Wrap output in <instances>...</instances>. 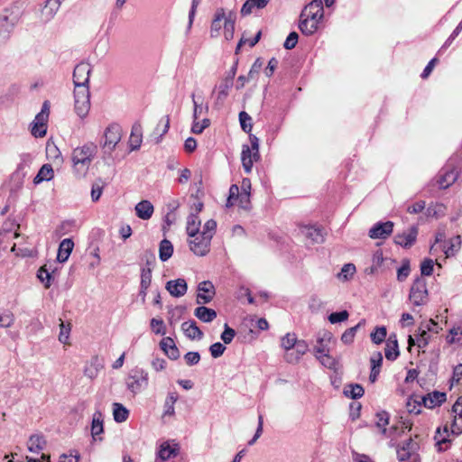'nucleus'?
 Returning a JSON list of instances; mask_svg holds the SVG:
<instances>
[{"instance_id":"59","label":"nucleus","mask_w":462,"mask_h":462,"mask_svg":"<svg viewBox=\"0 0 462 462\" xmlns=\"http://www.w3.org/2000/svg\"><path fill=\"white\" fill-rule=\"evenodd\" d=\"M263 66V60L261 58H257L247 74V79H255Z\"/></svg>"},{"instance_id":"40","label":"nucleus","mask_w":462,"mask_h":462,"mask_svg":"<svg viewBox=\"0 0 462 462\" xmlns=\"http://www.w3.org/2000/svg\"><path fill=\"white\" fill-rule=\"evenodd\" d=\"M446 207L440 203H431L426 208V216L429 217L439 218L445 215Z\"/></svg>"},{"instance_id":"29","label":"nucleus","mask_w":462,"mask_h":462,"mask_svg":"<svg viewBox=\"0 0 462 462\" xmlns=\"http://www.w3.org/2000/svg\"><path fill=\"white\" fill-rule=\"evenodd\" d=\"M194 315L203 322L208 323L217 318V312L213 309L199 306L195 309Z\"/></svg>"},{"instance_id":"35","label":"nucleus","mask_w":462,"mask_h":462,"mask_svg":"<svg viewBox=\"0 0 462 462\" xmlns=\"http://www.w3.org/2000/svg\"><path fill=\"white\" fill-rule=\"evenodd\" d=\"M330 339L331 334L329 332H324L322 336H318L317 345L314 347L317 356L328 352V343L330 341Z\"/></svg>"},{"instance_id":"62","label":"nucleus","mask_w":462,"mask_h":462,"mask_svg":"<svg viewBox=\"0 0 462 462\" xmlns=\"http://www.w3.org/2000/svg\"><path fill=\"white\" fill-rule=\"evenodd\" d=\"M151 328L152 331L157 335H165L166 333L163 320L161 319H152Z\"/></svg>"},{"instance_id":"12","label":"nucleus","mask_w":462,"mask_h":462,"mask_svg":"<svg viewBox=\"0 0 462 462\" xmlns=\"http://www.w3.org/2000/svg\"><path fill=\"white\" fill-rule=\"evenodd\" d=\"M103 149L105 152L110 153L121 140L120 127L117 125H110L104 134Z\"/></svg>"},{"instance_id":"14","label":"nucleus","mask_w":462,"mask_h":462,"mask_svg":"<svg viewBox=\"0 0 462 462\" xmlns=\"http://www.w3.org/2000/svg\"><path fill=\"white\" fill-rule=\"evenodd\" d=\"M215 295V288L211 282L204 281L198 285L197 303L207 304L209 303Z\"/></svg>"},{"instance_id":"36","label":"nucleus","mask_w":462,"mask_h":462,"mask_svg":"<svg viewBox=\"0 0 462 462\" xmlns=\"http://www.w3.org/2000/svg\"><path fill=\"white\" fill-rule=\"evenodd\" d=\"M199 226H200L199 217L194 212H190V214L189 215L188 219H187V226H186L187 234L189 236L196 235V233L200 232Z\"/></svg>"},{"instance_id":"17","label":"nucleus","mask_w":462,"mask_h":462,"mask_svg":"<svg viewBox=\"0 0 462 462\" xmlns=\"http://www.w3.org/2000/svg\"><path fill=\"white\" fill-rule=\"evenodd\" d=\"M419 399H420L424 407L433 409L446 401V393L434 391L427 395L419 397Z\"/></svg>"},{"instance_id":"21","label":"nucleus","mask_w":462,"mask_h":462,"mask_svg":"<svg viewBox=\"0 0 462 462\" xmlns=\"http://www.w3.org/2000/svg\"><path fill=\"white\" fill-rule=\"evenodd\" d=\"M47 446V441L42 434L32 435L27 442V447L30 452L40 453Z\"/></svg>"},{"instance_id":"51","label":"nucleus","mask_w":462,"mask_h":462,"mask_svg":"<svg viewBox=\"0 0 462 462\" xmlns=\"http://www.w3.org/2000/svg\"><path fill=\"white\" fill-rule=\"evenodd\" d=\"M297 340V337L294 333H287L282 338V346L286 350V353L292 352Z\"/></svg>"},{"instance_id":"33","label":"nucleus","mask_w":462,"mask_h":462,"mask_svg":"<svg viewBox=\"0 0 462 462\" xmlns=\"http://www.w3.org/2000/svg\"><path fill=\"white\" fill-rule=\"evenodd\" d=\"M173 254V245L168 239H163L159 245V257L162 262L168 261Z\"/></svg>"},{"instance_id":"23","label":"nucleus","mask_w":462,"mask_h":462,"mask_svg":"<svg viewBox=\"0 0 462 462\" xmlns=\"http://www.w3.org/2000/svg\"><path fill=\"white\" fill-rule=\"evenodd\" d=\"M73 247H74V243H73L72 239H70V238L63 239L59 245L58 254H57V261L59 263H65L69 259V257L73 250Z\"/></svg>"},{"instance_id":"13","label":"nucleus","mask_w":462,"mask_h":462,"mask_svg":"<svg viewBox=\"0 0 462 462\" xmlns=\"http://www.w3.org/2000/svg\"><path fill=\"white\" fill-rule=\"evenodd\" d=\"M426 282L423 279H417L412 284L409 299L415 305L422 304L427 298Z\"/></svg>"},{"instance_id":"8","label":"nucleus","mask_w":462,"mask_h":462,"mask_svg":"<svg viewBox=\"0 0 462 462\" xmlns=\"http://www.w3.org/2000/svg\"><path fill=\"white\" fill-rule=\"evenodd\" d=\"M91 66L88 62L79 63L73 71V82L75 88H89V77Z\"/></svg>"},{"instance_id":"44","label":"nucleus","mask_w":462,"mask_h":462,"mask_svg":"<svg viewBox=\"0 0 462 462\" xmlns=\"http://www.w3.org/2000/svg\"><path fill=\"white\" fill-rule=\"evenodd\" d=\"M109 182V180H102L101 178H98L96 182L93 183L92 189H91V199L92 201L97 202L103 192V187L106 185Z\"/></svg>"},{"instance_id":"26","label":"nucleus","mask_w":462,"mask_h":462,"mask_svg":"<svg viewBox=\"0 0 462 462\" xmlns=\"http://www.w3.org/2000/svg\"><path fill=\"white\" fill-rule=\"evenodd\" d=\"M153 206L149 200H142L135 206V214L143 220L150 219L153 214Z\"/></svg>"},{"instance_id":"63","label":"nucleus","mask_w":462,"mask_h":462,"mask_svg":"<svg viewBox=\"0 0 462 462\" xmlns=\"http://www.w3.org/2000/svg\"><path fill=\"white\" fill-rule=\"evenodd\" d=\"M14 315L9 310L4 311L0 314V327L10 328L14 323Z\"/></svg>"},{"instance_id":"22","label":"nucleus","mask_w":462,"mask_h":462,"mask_svg":"<svg viewBox=\"0 0 462 462\" xmlns=\"http://www.w3.org/2000/svg\"><path fill=\"white\" fill-rule=\"evenodd\" d=\"M181 329L185 336L189 339H201L203 337V332L197 326L196 321L189 320L181 324Z\"/></svg>"},{"instance_id":"6","label":"nucleus","mask_w":462,"mask_h":462,"mask_svg":"<svg viewBox=\"0 0 462 462\" xmlns=\"http://www.w3.org/2000/svg\"><path fill=\"white\" fill-rule=\"evenodd\" d=\"M189 236L191 237L189 241V248L196 255L204 256L209 252L212 234L198 232Z\"/></svg>"},{"instance_id":"56","label":"nucleus","mask_w":462,"mask_h":462,"mask_svg":"<svg viewBox=\"0 0 462 462\" xmlns=\"http://www.w3.org/2000/svg\"><path fill=\"white\" fill-rule=\"evenodd\" d=\"M191 98H192L193 106H194V108H193V119L198 120V118L199 117V116H200L204 111H205L206 113L208 111V105H204V104H203V101H201L200 103H199V102L195 99V94H192V95H191Z\"/></svg>"},{"instance_id":"30","label":"nucleus","mask_w":462,"mask_h":462,"mask_svg":"<svg viewBox=\"0 0 462 462\" xmlns=\"http://www.w3.org/2000/svg\"><path fill=\"white\" fill-rule=\"evenodd\" d=\"M179 395L177 392H170L165 399L163 405V417H171L175 414L174 404L177 402Z\"/></svg>"},{"instance_id":"32","label":"nucleus","mask_w":462,"mask_h":462,"mask_svg":"<svg viewBox=\"0 0 462 462\" xmlns=\"http://www.w3.org/2000/svg\"><path fill=\"white\" fill-rule=\"evenodd\" d=\"M461 245V237L460 236H456L449 239L448 242H445L443 245V251L447 257L454 255L459 249Z\"/></svg>"},{"instance_id":"42","label":"nucleus","mask_w":462,"mask_h":462,"mask_svg":"<svg viewBox=\"0 0 462 462\" xmlns=\"http://www.w3.org/2000/svg\"><path fill=\"white\" fill-rule=\"evenodd\" d=\"M318 22L300 19L299 29L304 35H312L318 30Z\"/></svg>"},{"instance_id":"54","label":"nucleus","mask_w":462,"mask_h":462,"mask_svg":"<svg viewBox=\"0 0 462 462\" xmlns=\"http://www.w3.org/2000/svg\"><path fill=\"white\" fill-rule=\"evenodd\" d=\"M239 122L244 132L249 134L252 131V117L245 111L239 113Z\"/></svg>"},{"instance_id":"16","label":"nucleus","mask_w":462,"mask_h":462,"mask_svg":"<svg viewBox=\"0 0 462 462\" xmlns=\"http://www.w3.org/2000/svg\"><path fill=\"white\" fill-rule=\"evenodd\" d=\"M165 288L171 296L180 298L186 294L188 285L184 279L179 278L167 282Z\"/></svg>"},{"instance_id":"53","label":"nucleus","mask_w":462,"mask_h":462,"mask_svg":"<svg viewBox=\"0 0 462 462\" xmlns=\"http://www.w3.org/2000/svg\"><path fill=\"white\" fill-rule=\"evenodd\" d=\"M365 324V320L360 321L357 325L355 327H352L348 329H346L341 336V340L345 344H350L354 341V337L356 336V333L357 329L360 328L361 325Z\"/></svg>"},{"instance_id":"24","label":"nucleus","mask_w":462,"mask_h":462,"mask_svg":"<svg viewBox=\"0 0 462 462\" xmlns=\"http://www.w3.org/2000/svg\"><path fill=\"white\" fill-rule=\"evenodd\" d=\"M233 87V83H230V80H222L220 84L217 87L218 91L216 97L215 106L217 108L223 106L226 98L228 96L229 89Z\"/></svg>"},{"instance_id":"10","label":"nucleus","mask_w":462,"mask_h":462,"mask_svg":"<svg viewBox=\"0 0 462 462\" xmlns=\"http://www.w3.org/2000/svg\"><path fill=\"white\" fill-rule=\"evenodd\" d=\"M323 14L322 0H313L303 8L300 19H307L310 22L315 21L319 23L323 18Z\"/></svg>"},{"instance_id":"43","label":"nucleus","mask_w":462,"mask_h":462,"mask_svg":"<svg viewBox=\"0 0 462 462\" xmlns=\"http://www.w3.org/2000/svg\"><path fill=\"white\" fill-rule=\"evenodd\" d=\"M31 133L36 138L45 136L47 133V121H41L35 118L32 124Z\"/></svg>"},{"instance_id":"46","label":"nucleus","mask_w":462,"mask_h":462,"mask_svg":"<svg viewBox=\"0 0 462 462\" xmlns=\"http://www.w3.org/2000/svg\"><path fill=\"white\" fill-rule=\"evenodd\" d=\"M448 426L444 427L443 432L440 431V429H438L436 431L435 440L439 451L445 450L447 448V446L443 447V445H447L448 443L450 442V440L448 439Z\"/></svg>"},{"instance_id":"55","label":"nucleus","mask_w":462,"mask_h":462,"mask_svg":"<svg viewBox=\"0 0 462 462\" xmlns=\"http://www.w3.org/2000/svg\"><path fill=\"white\" fill-rule=\"evenodd\" d=\"M60 324L59 340H60V342H61L63 344H67L69 337V333L71 330V325H70V323L65 324L61 319H60Z\"/></svg>"},{"instance_id":"49","label":"nucleus","mask_w":462,"mask_h":462,"mask_svg":"<svg viewBox=\"0 0 462 462\" xmlns=\"http://www.w3.org/2000/svg\"><path fill=\"white\" fill-rule=\"evenodd\" d=\"M427 332L422 330L420 335H410L409 336V347L417 345L419 347H424L427 345Z\"/></svg>"},{"instance_id":"19","label":"nucleus","mask_w":462,"mask_h":462,"mask_svg":"<svg viewBox=\"0 0 462 462\" xmlns=\"http://www.w3.org/2000/svg\"><path fill=\"white\" fill-rule=\"evenodd\" d=\"M309 346L304 340H297L294 349L291 353H286L285 359L288 363H296L308 351Z\"/></svg>"},{"instance_id":"20","label":"nucleus","mask_w":462,"mask_h":462,"mask_svg":"<svg viewBox=\"0 0 462 462\" xmlns=\"http://www.w3.org/2000/svg\"><path fill=\"white\" fill-rule=\"evenodd\" d=\"M301 233L313 243L320 244L324 241V232L319 227L304 226L301 227Z\"/></svg>"},{"instance_id":"47","label":"nucleus","mask_w":462,"mask_h":462,"mask_svg":"<svg viewBox=\"0 0 462 462\" xmlns=\"http://www.w3.org/2000/svg\"><path fill=\"white\" fill-rule=\"evenodd\" d=\"M375 417H376V422H375L376 427L382 430L383 434H386L387 430H388V429H386V426L389 424V420H390L389 413L385 411H381L375 414Z\"/></svg>"},{"instance_id":"64","label":"nucleus","mask_w":462,"mask_h":462,"mask_svg":"<svg viewBox=\"0 0 462 462\" xmlns=\"http://www.w3.org/2000/svg\"><path fill=\"white\" fill-rule=\"evenodd\" d=\"M236 336V331L230 328L226 323L224 326V331L220 337L225 344H230Z\"/></svg>"},{"instance_id":"27","label":"nucleus","mask_w":462,"mask_h":462,"mask_svg":"<svg viewBox=\"0 0 462 462\" xmlns=\"http://www.w3.org/2000/svg\"><path fill=\"white\" fill-rule=\"evenodd\" d=\"M179 454V448L177 445L171 447L169 442H163L160 446V449L157 453V459H161L162 461H166L171 457H174Z\"/></svg>"},{"instance_id":"31","label":"nucleus","mask_w":462,"mask_h":462,"mask_svg":"<svg viewBox=\"0 0 462 462\" xmlns=\"http://www.w3.org/2000/svg\"><path fill=\"white\" fill-rule=\"evenodd\" d=\"M225 17V11L223 8L216 12L215 17L211 23L210 34L211 37H217L219 35L222 26H224L223 19Z\"/></svg>"},{"instance_id":"1","label":"nucleus","mask_w":462,"mask_h":462,"mask_svg":"<svg viewBox=\"0 0 462 462\" xmlns=\"http://www.w3.org/2000/svg\"><path fill=\"white\" fill-rule=\"evenodd\" d=\"M97 151V147L93 143H86L73 150L71 154L72 167L73 172L78 178L86 176Z\"/></svg>"},{"instance_id":"58","label":"nucleus","mask_w":462,"mask_h":462,"mask_svg":"<svg viewBox=\"0 0 462 462\" xmlns=\"http://www.w3.org/2000/svg\"><path fill=\"white\" fill-rule=\"evenodd\" d=\"M141 260L143 263H145V265H146L145 268L150 267L151 270L152 269V267L154 266V264L156 263L155 254L150 249L143 251V253L142 254V256H141Z\"/></svg>"},{"instance_id":"7","label":"nucleus","mask_w":462,"mask_h":462,"mask_svg":"<svg viewBox=\"0 0 462 462\" xmlns=\"http://www.w3.org/2000/svg\"><path fill=\"white\" fill-rule=\"evenodd\" d=\"M148 384V373L143 369L135 368L131 371L126 379V387L134 394L141 392Z\"/></svg>"},{"instance_id":"18","label":"nucleus","mask_w":462,"mask_h":462,"mask_svg":"<svg viewBox=\"0 0 462 462\" xmlns=\"http://www.w3.org/2000/svg\"><path fill=\"white\" fill-rule=\"evenodd\" d=\"M384 355L387 360L393 361L400 356L398 340L395 334H391L386 339Z\"/></svg>"},{"instance_id":"50","label":"nucleus","mask_w":462,"mask_h":462,"mask_svg":"<svg viewBox=\"0 0 462 462\" xmlns=\"http://www.w3.org/2000/svg\"><path fill=\"white\" fill-rule=\"evenodd\" d=\"M387 336V330L384 326L376 327L374 331L370 335L371 340L374 344L379 345L383 343Z\"/></svg>"},{"instance_id":"34","label":"nucleus","mask_w":462,"mask_h":462,"mask_svg":"<svg viewBox=\"0 0 462 462\" xmlns=\"http://www.w3.org/2000/svg\"><path fill=\"white\" fill-rule=\"evenodd\" d=\"M53 178V169L51 164H43L38 174L33 179L34 184H39L44 180L48 181Z\"/></svg>"},{"instance_id":"57","label":"nucleus","mask_w":462,"mask_h":462,"mask_svg":"<svg viewBox=\"0 0 462 462\" xmlns=\"http://www.w3.org/2000/svg\"><path fill=\"white\" fill-rule=\"evenodd\" d=\"M169 128H170V117H169V116H166L160 120V122L155 129L156 132L161 131L160 136L156 140V143H158L161 141L162 137L168 132Z\"/></svg>"},{"instance_id":"38","label":"nucleus","mask_w":462,"mask_h":462,"mask_svg":"<svg viewBox=\"0 0 462 462\" xmlns=\"http://www.w3.org/2000/svg\"><path fill=\"white\" fill-rule=\"evenodd\" d=\"M113 416L116 422H124L127 420L129 411L121 403L115 402L113 403Z\"/></svg>"},{"instance_id":"48","label":"nucleus","mask_w":462,"mask_h":462,"mask_svg":"<svg viewBox=\"0 0 462 462\" xmlns=\"http://www.w3.org/2000/svg\"><path fill=\"white\" fill-rule=\"evenodd\" d=\"M262 4H263V1L246 0L241 8V14L243 16H246L252 14L254 8L263 9V7L262 6Z\"/></svg>"},{"instance_id":"61","label":"nucleus","mask_w":462,"mask_h":462,"mask_svg":"<svg viewBox=\"0 0 462 462\" xmlns=\"http://www.w3.org/2000/svg\"><path fill=\"white\" fill-rule=\"evenodd\" d=\"M434 269V261L432 259H424L420 263V273L422 275L430 276Z\"/></svg>"},{"instance_id":"3","label":"nucleus","mask_w":462,"mask_h":462,"mask_svg":"<svg viewBox=\"0 0 462 462\" xmlns=\"http://www.w3.org/2000/svg\"><path fill=\"white\" fill-rule=\"evenodd\" d=\"M251 147L243 145L241 160L245 171L250 173L253 168L254 162L260 158L259 154V139L253 134L249 135Z\"/></svg>"},{"instance_id":"4","label":"nucleus","mask_w":462,"mask_h":462,"mask_svg":"<svg viewBox=\"0 0 462 462\" xmlns=\"http://www.w3.org/2000/svg\"><path fill=\"white\" fill-rule=\"evenodd\" d=\"M5 14L0 15V44L5 43L19 22L20 14L14 11L5 10Z\"/></svg>"},{"instance_id":"11","label":"nucleus","mask_w":462,"mask_h":462,"mask_svg":"<svg viewBox=\"0 0 462 462\" xmlns=\"http://www.w3.org/2000/svg\"><path fill=\"white\" fill-rule=\"evenodd\" d=\"M458 178V171L453 167L443 168L436 176L435 183L440 189L452 186Z\"/></svg>"},{"instance_id":"5","label":"nucleus","mask_w":462,"mask_h":462,"mask_svg":"<svg viewBox=\"0 0 462 462\" xmlns=\"http://www.w3.org/2000/svg\"><path fill=\"white\" fill-rule=\"evenodd\" d=\"M74 102L75 112L77 115L80 118L86 117L90 109L89 88H75Z\"/></svg>"},{"instance_id":"28","label":"nucleus","mask_w":462,"mask_h":462,"mask_svg":"<svg viewBox=\"0 0 462 462\" xmlns=\"http://www.w3.org/2000/svg\"><path fill=\"white\" fill-rule=\"evenodd\" d=\"M53 273L54 269H52L51 265L48 267L47 264L42 266L37 272V278L44 284L46 289L50 288L51 285Z\"/></svg>"},{"instance_id":"39","label":"nucleus","mask_w":462,"mask_h":462,"mask_svg":"<svg viewBox=\"0 0 462 462\" xmlns=\"http://www.w3.org/2000/svg\"><path fill=\"white\" fill-rule=\"evenodd\" d=\"M142 143V130L140 125H134L129 139L131 150H137Z\"/></svg>"},{"instance_id":"9","label":"nucleus","mask_w":462,"mask_h":462,"mask_svg":"<svg viewBox=\"0 0 462 462\" xmlns=\"http://www.w3.org/2000/svg\"><path fill=\"white\" fill-rule=\"evenodd\" d=\"M32 157L30 153H23L20 155V162L17 165L16 170L12 174V180L16 182L17 186H22L26 175L29 172Z\"/></svg>"},{"instance_id":"37","label":"nucleus","mask_w":462,"mask_h":462,"mask_svg":"<svg viewBox=\"0 0 462 462\" xmlns=\"http://www.w3.org/2000/svg\"><path fill=\"white\" fill-rule=\"evenodd\" d=\"M365 393V390L362 385L358 383L347 384L344 389V394L346 397L356 400L361 398Z\"/></svg>"},{"instance_id":"52","label":"nucleus","mask_w":462,"mask_h":462,"mask_svg":"<svg viewBox=\"0 0 462 462\" xmlns=\"http://www.w3.org/2000/svg\"><path fill=\"white\" fill-rule=\"evenodd\" d=\"M447 342L448 344L462 343V326L453 327L449 329Z\"/></svg>"},{"instance_id":"25","label":"nucleus","mask_w":462,"mask_h":462,"mask_svg":"<svg viewBox=\"0 0 462 462\" xmlns=\"http://www.w3.org/2000/svg\"><path fill=\"white\" fill-rule=\"evenodd\" d=\"M60 6L58 0H46L45 5L42 9V19L45 23L51 21L57 14Z\"/></svg>"},{"instance_id":"2","label":"nucleus","mask_w":462,"mask_h":462,"mask_svg":"<svg viewBox=\"0 0 462 462\" xmlns=\"http://www.w3.org/2000/svg\"><path fill=\"white\" fill-rule=\"evenodd\" d=\"M402 417H400V420L393 424L388 430L387 433L383 434L389 439L388 446L396 449L397 458L399 461H404V454L402 452L404 450V440H402V435L404 433V421L402 420Z\"/></svg>"},{"instance_id":"45","label":"nucleus","mask_w":462,"mask_h":462,"mask_svg":"<svg viewBox=\"0 0 462 462\" xmlns=\"http://www.w3.org/2000/svg\"><path fill=\"white\" fill-rule=\"evenodd\" d=\"M420 395L410 397L406 402V411L410 413L419 414L423 406L422 402L419 399Z\"/></svg>"},{"instance_id":"41","label":"nucleus","mask_w":462,"mask_h":462,"mask_svg":"<svg viewBox=\"0 0 462 462\" xmlns=\"http://www.w3.org/2000/svg\"><path fill=\"white\" fill-rule=\"evenodd\" d=\"M103 432V420L102 413L100 411H96L93 415L92 425H91V434L93 438L96 439L97 437Z\"/></svg>"},{"instance_id":"15","label":"nucleus","mask_w":462,"mask_h":462,"mask_svg":"<svg viewBox=\"0 0 462 462\" xmlns=\"http://www.w3.org/2000/svg\"><path fill=\"white\" fill-rule=\"evenodd\" d=\"M393 223L391 221L378 222L369 230V236L373 239H385L393 232Z\"/></svg>"},{"instance_id":"60","label":"nucleus","mask_w":462,"mask_h":462,"mask_svg":"<svg viewBox=\"0 0 462 462\" xmlns=\"http://www.w3.org/2000/svg\"><path fill=\"white\" fill-rule=\"evenodd\" d=\"M152 282V270L150 267L142 268L141 273V288L143 290H147L151 285Z\"/></svg>"}]
</instances>
